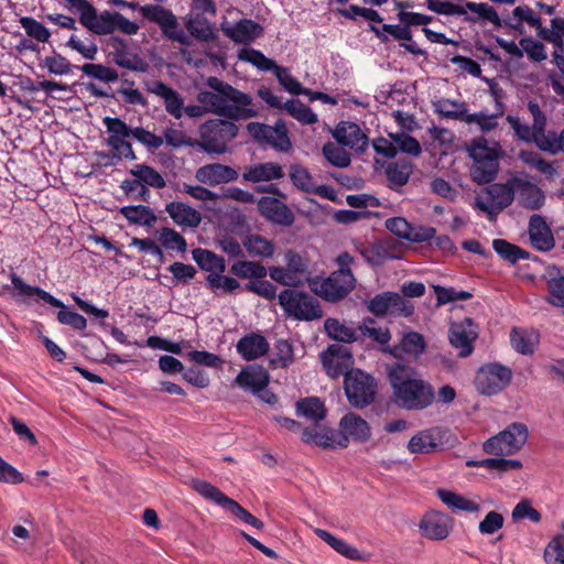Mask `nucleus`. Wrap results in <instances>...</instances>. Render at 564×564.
<instances>
[{"label":"nucleus","instance_id":"nucleus-1","mask_svg":"<svg viewBox=\"0 0 564 564\" xmlns=\"http://www.w3.org/2000/svg\"><path fill=\"white\" fill-rule=\"evenodd\" d=\"M206 85L213 90H200L197 101L206 107L207 113H215L229 120L250 119L258 116L257 110L250 108L252 98L230 84L210 76Z\"/></svg>","mask_w":564,"mask_h":564},{"label":"nucleus","instance_id":"nucleus-2","mask_svg":"<svg viewBox=\"0 0 564 564\" xmlns=\"http://www.w3.org/2000/svg\"><path fill=\"white\" fill-rule=\"evenodd\" d=\"M413 367L395 362L388 368V381L395 404L408 411L424 410L432 405L435 392L431 383L415 378Z\"/></svg>","mask_w":564,"mask_h":564},{"label":"nucleus","instance_id":"nucleus-3","mask_svg":"<svg viewBox=\"0 0 564 564\" xmlns=\"http://www.w3.org/2000/svg\"><path fill=\"white\" fill-rule=\"evenodd\" d=\"M429 10L444 15H460L467 23H476L479 20L488 21L496 28H509L522 34L524 26L518 19L517 22H512V17L501 19L497 10L486 2H473L466 1L464 6L441 0H429L425 2Z\"/></svg>","mask_w":564,"mask_h":564},{"label":"nucleus","instance_id":"nucleus-4","mask_svg":"<svg viewBox=\"0 0 564 564\" xmlns=\"http://www.w3.org/2000/svg\"><path fill=\"white\" fill-rule=\"evenodd\" d=\"M109 3L123 9L138 10L142 18L151 23L156 24L164 39L177 42L183 46H191L193 42L185 35L184 30L180 26L177 17L172 10L159 4L140 6L138 2H129L126 0H108Z\"/></svg>","mask_w":564,"mask_h":564},{"label":"nucleus","instance_id":"nucleus-5","mask_svg":"<svg viewBox=\"0 0 564 564\" xmlns=\"http://www.w3.org/2000/svg\"><path fill=\"white\" fill-rule=\"evenodd\" d=\"M11 282L19 294L22 296H37L39 300L52 305L53 307L59 308L57 312V321L62 325L69 326L76 330H84L87 327V319L75 311H70L67 306L57 297L51 293L41 289L40 286H32L26 284L18 274H10Z\"/></svg>","mask_w":564,"mask_h":564},{"label":"nucleus","instance_id":"nucleus-6","mask_svg":"<svg viewBox=\"0 0 564 564\" xmlns=\"http://www.w3.org/2000/svg\"><path fill=\"white\" fill-rule=\"evenodd\" d=\"M467 151L475 162L470 169L471 180L478 185L490 184L497 177L499 171L497 152L488 147L484 137L473 139Z\"/></svg>","mask_w":564,"mask_h":564},{"label":"nucleus","instance_id":"nucleus-7","mask_svg":"<svg viewBox=\"0 0 564 564\" xmlns=\"http://www.w3.org/2000/svg\"><path fill=\"white\" fill-rule=\"evenodd\" d=\"M339 268L326 278L318 294L328 302H338L345 299L356 285V279L350 270L354 258L348 252L340 253L336 259Z\"/></svg>","mask_w":564,"mask_h":564},{"label":"nucleus","instance_id":"nucleus-8","mask_svg":"<svg viewBox=\"0 0 564 564\" xmlns=\"http://www.w3.org/2000/svg\"><path fill=\"white\" fill-rule=\"evenodd\" d=\"M238 131V126L229 119H209L199 127V148L208 154H224L227 143L237 137Z\"/></svg>","mask_w":564,"mask_h":564},{"label":"nucleus","instance_id":"nucleus-9","mask_svg":"<svg viewBox=\"0 0 564 564\" xmlns=\"http://www.w3.org/2000/svg\"><path fill=\"white\" fill-rule=\"evenodd\" d=\"M279 304L289 317L297 321H314L323 316V310L317 299L307 292L295 289H284L278 295Z\"/></svg>","mask_w":564,"mask_h":564},{"label":"nucleus","instance_id":"nucleus-10","mask_svg":"<svg viewBox=\"0 0 564 564\" xmlns=\"http://www.w3.org/2000/svg\"><path fill=\"white\" fill-rule=\"evenodd\" d=\"M102 122L109 133V137L106 139V144L110 147L112 151H97L95 153L97 158H109L111 160L110 162H102L101 165L105 167L116 165L122 158L130 161L137 160L131 142L127 141L131 135L120 134L122 131L118 126H122L123 120L118 117H105Z\"/></svg>","mask_w":564,"mask_h":564},{"label":"nucleus","instance_id":"nucleus-11","mask_svg":"<svg viewBox=\"0 0 564 564\" xmlns=\"http://www.w3.org/2000/svg\"><path fill=\"white\" fill-rule=\"evenodd\" d=\"M192 487L205 499H208L223 507L225 510L237 517L242 522L258 530H262L264 528V523L260 519L251 514L236 500L227 497L219 488L212 485L210 482L200 479H193Z\"/></svg>","mask_w":564,"mask_h":564},{"label":"nucleus","instance_id":"nucleus-12","mask_svg":"<svg viewBox=\"0 0 564 564\" xmlns=\"http://www.w3.org/2000/svg\"><path fill=\"white\" fill-rule=\"evenodd\" d=\"M375 378L361 369H352L344 378V390L348 402L356 409L370 405L376 398Z\"/></svg>","mask_w":564,"mask_h":564},{"label":"nucleus","instance_id":"nucleus-13","mask_svg":"<svg viewBox=\"0 0 564 564\" xmlns=\"http://www.w3.org/2000/svg\"><path fill=\"white\" fill-rule=\"evenodd\" d=\"M511 379L512 371L509 367L491 362L478 369L474 383L480 394L495 395L506 389Z\"/></svg>","mask_w":564,"mask_h":564},{"label":"nucleus","instance_id":"nucleus-14","mask_svg":"<svg viewBox=\"0 0 564 564\" xmlns=\"http://www.w3.org/2000/svg\"><path fill=\"white\" fill-rule=\"evenodd\" d=\"M319 360L326 375L332 379H338L341 376L345 378L346 373L355 369L351 349L340 344L328 345L319 354Z\"/></svg>","mask_w":564,"mask_h":564},{"label":"nucleus","instance_id":"nucleus-15","mask_svg":"<svg viewBox=\"0 0 564 564\" xmlns=\"http://www.w3.org/2000/svg\"><path fill=\"white\" fill-rule=\"evenodd\" d=\"M400 22L401 24L383 23L381 29L373 24H369V31L372 32L381 43L389 42V36L387 35L389 34L397 41H403L400 42V46L403 47L406 52L415 56L426 57V51L419 47L417 44L413 41L411 25L406 21Z\"/></svg>","mask_w":564,"mask_h":564},{"label":"nucleus","instance_id":"nucleus-16","mask_svg":"<svg viewBox=\"0 0 564 564\" xmlns=\"http://www.w3.org/2000/svg\"><path fill=\"white\" fill-rule=\"evenodd\" d=\"M513 178L507 183H490L486 187V193L490 198L491 206L488 204L477 200L476 207L488 215L489 220H495L497 215L509 207L514 199V189L511 185Z\"/></svg>","mask_w":564,"mask_h":564},{"label":"nucleus","instance_id":"nucleus-17","mask_svg":"<svg viewBox=\"0 0 564 564\" xmlns=\"http://www.w3.org/2000/svg\"><path fill=\"white\" fill-rule=\"evenodd\" d=\"M302 441L305 444H314L324 449L347 448L349 441L339 429L316 425L314 427H303Z\"/></svg>","mask_w":564,"mask_h":564},{"label":"nucleus","instance_id":"nucleus-18","mask_svg":"<svg viewBox=\"0 0 564 564\" xmlns=\"http://www.w3.org/2000/svg\"><path fill=\"white\" fill-rule=\"evenodd\" d=\"M257 205L259 214L272 225L291 227L295 221L292 209L274 196H262Z\"/></svg>","mask_w":564,"mask_h":564},{"label":"nucleus","instance_id":"nucleus-19","mask_svg":"<svg viewBox=\"0 0 564 564\" xmlns=\"http://www.w3.org/2000/svg\"><path fill=\"white\" fill-rule=\"evenodd\" d=\"M477 326L473 318L465 317L459 323H453L448 329V340L451 345L459 349V357H468L474 350L473 343L477 339Z\"/></svg>","mask_w":564,"mask_h":564},{"label":"nucleus","instance_id":"nucleus-20","mask_svg":"<svg viewBox=\"0 0 564 564\" xmlns=\"http://www.w3.org/2000/svg\"><path fill=\"white\" fill-rule=\"evenodd\" d=\"M219 29L226 37L241 44L254 42L264 32L263 26L251 19H240L234 25L229 21L224 20Z\"/></svg>","mask_w":564,"mask_h":564},{"label":"nucleus","instance_id":"nucleus-21","mask_svg":"<svg viewBox=\"0 0 564 564\" xmlns=\"http://www.w3.org/2000/svg\"><path fill=\"white\" fill-rule=\"evenodd\" d=\"M332 135L338 144L348 147L357 153H364L369 145L368 135L351 121H340L332 131Z\"/></svg>","mask_w":564,"mask_h":564},{"label":"nucleus","instance_id":"nucleus-22","mask_svg":"<svg viewBox=\"0 0 564 564\" xmlns=\"http://www.w3.org/2000/svg\"><path fill=\"white\" fill-rule=\"evenodd\" d=\"M453 519L440 511H429L420 522L422 535L430 540L441 541L448 536L452 530Z\"/></svg>","mask_w":564,"mask_h":564},{"label":"nucleus","instance_id":"nucleus-23","mask_svg":"<svg viewBox=\"0 0 564 564\" xmlns=\"http://www.w3.org/2000/svg\"><path fill=\"white\" fill-rule=\"evenodd\" d=\"M183 22L186 31L188 32L191 42V37L202 43L215 42L218 40L217 30L205 15L189 13L183 18ZM185 35L187 36L186 33Z\"/></svg>","mask_w":564,"mask_h":564},{"label":"nucleus","instance_id":"nucleus-24","mask_svg":"<svg viewBox=\"0 0 564 564\" xmlns=\"http://www.w3.org/2000/svg\"><path fill=\"white\" fill-rule=\"evenodd\" d=\"M238 172L221 163H210L200 166L196 173L195 178L203 184L215 186L221 183L234 182L238 178Z\"/></svg>","mask_w":564,"mask_h":564},{"label":"nucleus","instance_id":"nucleus-25","mask_svg":"<svg viewBox=\"0 0 564 564\" xmlns=\"http://www.w3.org/2000/svg\"><path fill=\"white\" fill-rule=\"evenodd\" d=\"M529 238L533 248L539 251H550L554 248L555 240L551 228L543 216L533 214L529 220Z\"/></svg>","mask_w":564,"mask_h":564},{"label":"nucleus","instance_id":"nucleus-26","mask_svg":"<svg viewBox=\"0 0 564 564\" xmlns=\"http://www.w3.org/2000/svg\"><path fill=\"white\" fill-rule=\"evenodd\" d=\"M236 348L243 360L251 361L265 356L270 350V344L260 333L251 332L238 340Z\"/></svg>","mask_w":564,"mask_h":564},{"label":"nucleus","instance_id":"nucleus-27","mask_svg":"<svg viewBox=\"0 0 564 564\" xmlns=\"http://www.w3.org/2000/svg\"><path fill=\"white\" fill-rule=\"evenodd\" d=\"M339 432L349 441L365 443L371 437V429L360 415L348 412L339 421Z\"/></svg>","mask_w":564,"mask_h":564},{"label":"nucleus","instance_id":"nucleus-28","mask_svg":"<svg viewBox=\"0 0 564 564\" xmlns=\"http://www.w3.org/2000/svg\"><path fill=\"white\" fill-rule=\"evenodd\" d=\"M268 371L259 365L249 366L242 369L235 379V382L245 390L252 393L262 392L269 384Z\"/></svg>","mask_w":564,"mask_h":564},{"label":"nucleus","instance_id":"nucleus-29","mask_svg":"<svg viewBox=\"0 0 564 564\" xmlns=\"http://www.w3.org/2000/svg\"><path fill=\"white\" fill-rule=\"evenodd\" d=\"M426 348V341L422 334L410 330L405 333L399 345L387 347L383 350L391 354L394 358H402L403 354L412 355L415 358L420 357Z\"/></svg>","mask_w":564,"mask_h":564},{"label":"nucleus","instance_id":"nucleus-30","mask_svg":"<svg viewBox=\"0 0 564 564\" xmlns=\"http://www.w3.org/2000/svg\"><path fill=\"white\" fill-rule=\"evenodd\" d=\"M509 455L518 453L527 443L529 431L524 423L513 422L498 433Z\"/></svg>","mask_w":564,"mask_h":564},{"label":"nucleus","instance_id":"nucleus-31","mask_svg":"<svg viewBox=\"0 0 564 564\" xmlns=\"http://www.w3.org/2000/svg\"><path fill=\"white\" fill-rule=\"evenodd\" d=\"M284 177V171L279 163L265 162L251 165L242 173L246 182L260 183L270 182Z\"/></svg>","mask_w":564,"mask_h":564},{"label":"nucleus","instance_id":"nucleus-32","mask_svg":"<svg viewBox=\"0 0 564 564\" xmlns=\"http://www.w3.org/2000/svg\"><path fill=\"white\" fill-rule=\"evenodd\" d=\"M165 210L178 226L197 228L202 221V215L189 205L180 202H171L165 205Z\"/></svg>","mask_w":564,"mask_h":564},{"label":"nucleus","instance_id":"nucleus-33","mask_svg":"<svg viewBox=\"0 0 564 564\" xmlns=\"http://www.w3.org/2000/svg\"><path fill=\"white\" fill-rule=\"evenodd\" d=\"M443 115L449 117L452 120H460L466 123L476 122L482 132H489L498 126L496 119L502 116V109L494 115H487L482 111L468 113L467 108H463L459 111H445Z\"/></svg>","mask_w":564,"mask_h":564},{"label":"nucleus","instance_id":"nucleus-34","mask_svg":"<svg viewBox=\"0 0 564 564\" xmlns=\"http://www.w3.org/2000/svg\"><path fill=\"white\" fill-rule=\"evenodd\" d=\"M513 183L520 191V202L524 208L536 210L544 205L545 195L538 185L520 178H513Z\"/></svg>","mask_w":564,"mask_h":564},{"label":"nucleus","instance_id":"nucleus-35","mask_svg":"<svg viewBox=\"0 0 564 564\" xmlns=\"http://www.w3.org/2000/svg\"><path fill=\"white\" fill-rule=\"evenodd\" d=\"M413 169V163L406 158L388 163L384 173L389 181V187L395 189V187L404 186L409 182Z\"/></svg>","mask_w":564,"mask_h":564},{"label":"nucleus","instance_id":"nucleus-36","mask_svg":"<svg viewBox=\"0 0 564 564\" xmlns=\"http://www.w3.org/2000/svg\"><path fill=\"white\" fill-rule=\"evenodd\" d=\"M295 412L297 416H303L315 423V426L324 421L327 414L325 404L318 397L300 399L295 404Z\"/></svg>","mask_w":564,"mask_h":564},{"label":"nucleus","instance_id":"nucleus-37","mask_svg":"<svg viewBox=\"0 0 564 564\" xmlns=\"http://www.w3.org/2000/svg\"><path fill=\"white\" fill-rule=\"evenodd\" d=\"M192 258L200 270L209 272V274L224 273L226 270L225 258L208 249H193Z\"/></svg>","mask_w":564,"mask_h":564},{"label":"nucleus","instance_id":"nucleus-38","mask_svg":"<svg viewBox=\"0 0 564 564\" xmlns=\"http://www.w3.org/2000/svg\"><path fill=\"white\" fill-rule=\"evenodd\" d=\"M118 12L102 11L98 14L97 9L83 26L96 35H107L116 31V18Z\"/></svg>","mask_w":564,"mask_h":564},{"label":"nucleus","instance_id":"nucleus-39","mask_svg":"<svg viewBox=\"0 0 564 564\" xmlns=\"http://www.w3.org/2000/svg\"><path fill=\"white\" fill-rule=\"evenodd\" d=\"M119 213L133 225L152 227L156 221L154 210L147 205H127L119 209Z\"/></svg>","mask_w":564,"mask_h":564},{"label":"nucleus","instance_id":"nucleus-40","mask_svg":"<svg viewBox=\"0 0 564 564\" xmlns=\"http://www.w3.org/2000/svg\"><path fill=\"white\" fill-rule=\"evenodd\" d=\"M242 246L251 257L271 258L275 252L273 241L259 234H249L242 239Z\"/></svg>","mask_w":564,"mask_h":564},{"label":"nucleus","instance_id":"nucleus-41","mask_svg":"<svg viewBox=\"0 0 564 564\" xmlns=\"http://www.w3.org/2000/svg\"><path fill=\"white\" fill-rule=\"evenodd\" d=\"M324 328L329 338L343 344H351L359 339V332L357 328L348 327L341 324L337 318H327L324 323Z\"/></svg>","mask_w":564,"mask_h":564},{"label":"nucleus","instance_id":"nucleus-42","mask_svg":"<svg viewBox=\"0 0 564 564\" xmlns=\"http://www.w3.org/2000/svg\"><path fill=\"white\" fill-rule=\"evenodd\" d=\"M539 335L523 328L513 327L510 332L512 348L521 355H532L538 345Z\"/></svg>","mask_w":564,"mask_h":564},{"label":"nucleus","instance_id":"nucleus-43","mask_svg":"<svg viewBox=\"0 0 564 564\" xmlns=\"http://www.w3.org/2000/svg\"><path fill=\"white\" fill-rule=\"evenodd\" d=\"M435 432L436 430L434 429L420 431L410 438L408 449L414 454L433 453L438 446Z\"/></svg>","mask_w":564,"mask_h":564},{"label":"nucleus","instance_id":"nucleus-44","mask_svg":"<svg viewBox=\"0 0 564 564\" xmlns=\"http://www.w3.org/2000/svg\"><path fill=\"white\" fill-rule=\"evenodd\" d=\"M492 248L502 260L510 264H516L519 260L530 259V253L527 250L505 239H495Z\"/></svg>","mask_w":564,"mask_h":564},{"label":"nucleus","instance_id":"nucleus-45","mask_svg":"<svg viewBox=\"0 0 564 564\" xmlns=\"http://www.w3.org/2000/svg\"><path fill=\"white\" fill-rule=\"evenodd\" d=\"M315 534L340 555L349 560H364V556L356 547L346 543L344 540L336 538L330 532L324 529H315Z\"/></svg>","mask_w":564,"mask_h":564},{"label":"nucleus","instance_id":"nucleus-46","mask_svg":"<svg viewBox=\"0 0 564 564\" xmlns=\"http://www.w3.org/2000/svg\"><path fill=\"white\" fill-rule=\"evenodd\" d=\"M122 131L120 134L132 135L133 139L142 143L149 149H159L163 144V138L154 134L143 127H130L124 121L119 126Z\"/></svg>","mask_w":564,"mask_h":564},{"label":"nucleus","instance_id":"nucleus-47","mask_svg":"<svg viewBox=\"0 0 564 564\" xmlns=\"http://www.w3.org/2000/svg\"><path fill=\"white\" fill-rule=\"evenodd\" d=\"M283 109L302 124H314L318 121L317 115L300 99H290L283 104Z\"/></svg>","mask_w":564,"mask_h":564},{"label":"nucleus","instance_id":"nucleus-48","mask_svg":"<svg viewBox=\"0 0 564 564\" xmlns=\"http://www.w3.org/2000/svg\"><path fill=\"white\" fill-rule=\"evenodd\" d=\"M130 174L134 177H139L141 184L145 186L161 189L166 185L164 177L155 169L143 163L134 165V167L130 170Z\"/></svg>","mask_w":564,"mask_h":564},{"label":"nucleus","instance_id":"nucleus-49","mask_svg":"<svg viewBox=\"0 0 564 564\" xmlns=\"http://www.w3.org/2000/svg\"><path fill=\"white\" fill-rule=\"evenodd\" d=\"M519 159L527 165L535 167L539 172L544 174L547 178H554L557 171L553 164L544 160L538 152L521 150Z\"/></svg>","mask_w":564,"mask_h":564},{"label":"nucleus","instance_id":"nucleus-50","mask_svg":"<svg viewBox=\"0 0 564 564\" xmlns=\"http://www.w3.org/2000/svg\"><path fill=\"white\" fill-rule=\"evenodd\" d=\"M271 147L281 152H289L292 142L289 138V131L283 119H279L274 126H270Z\"/></svg>","mask_w":564,"mask_h":564},{"label":"nucleus","instance_id":"nucleus-51","mask_svg":"<svg viewBox=\"0 0 564 564\" xmlns=\"http://www.w3.org/2000/svg\"><path fill=\"white\" fill-rule=\"evenodd\" d=\"M274 348L276 350V358L269 360L270 368H286L294 361L293 345L288 339H278Z\"/></svg>","mask_w":564,"mask_h":564},{"label":"nucleus","instance_id":"nucleus-52","mask_svg":"<svg viewBox=\"0 0 564 564\" xmlns=\"http://www.w3.org/2000/svg\"><path fill=\"white\" fill-rule=\"evenodd\" d=\"M238 58L252 64L262 72H271L272 68H275V62L256 48H241Z\"/></svg>","mask_w":564,"mask_h":564},{"label":"nucleus","instance_id":"nucleus-53","mask_svg":"<svg viewBox=\"0 0 564 564\" xmlns=\"http://www.w3.org/2000/svg\"><path fill=\"white\" fill-rule=\"evenodd\" d=\"M324 158L333 166L345 169L351 163L350 154L343 148L335 145L332 142H327L322 149Z\"/></svg>","mask_w":564,"mask_h":564},{"label":"nucleus","instance_id":"nucleus-54","mask_svg":"<svg viewBox=\"0 0 564 564\" xmlns=\"http://www.w3.org/2000/svg\"><path fill=\"white\" fill-rule=\"evenodd\" d=\"M79 68L85 75L104 83H113L119 78L118 72L115 68L102 64L87 63Z\"/></svg>","mask_w":564,"mask_h":564},{"label":"nucleus","instance_id":"nucleus-55","mask_svg":"<svg viewBox=\"0 0 564 564\" xmlns=\"http://www.w3.org/2000/svg\"><path fill=\"white\" fill-rule=\"evenodd\" d=\"M21 87L23 90L29 93H36L39 90H44L47 96H52L54 90H63L69 91L70 87L66 84L57 83L54 80L43 79L40 82H34L33 79L26 77L21 82Z\"/></svg>","mask_w":564,"mask_h":564},{"label":"nucleus","instance_id":"nucleus-56","mask_svg":"<svg viewBox=\"0 0 564 564\" xmlns=\"http://www.w3.org/2000/svg\"><path fill=\"white\" fill-rule=\"evenodd\" d=\"M40 66L46 67L50 74L57 76L66 75L73 68L70 62L65 56L55 51H53L52 56H46L40 63Z\"/></svg>","mask_w":564,"mask_h":564},{"label":"nucleus","instance_id":"nucleus-57","mask_svg":"<svg viewBox=\"0 0 564 564\" xmlns=\"http://www.w3.org/2000/svg\"><path fill=\"white\" fill-rule=\"evenodd\" d=\"M290 180L292 184L300 191L304 193H311L313 185H312V174L310 171L301 165V164H292L290 166Z\"/></svg>","mask_w":564,"mask_h":564},{"label":"nucleus","instance_id":"nucleus-58","mask_svg":"<svg viewBox=\"0 0 564 564\" xmlns=\"http://www.w3.org/2000/svg\"><path fill=\"white\" fill-rule=\"evenodd\" d=\"M159 240L161 245L167 250H177L178 252H185L187 242L185 238L176 230L164 227L160 231Z\"/></svg>","mask_w":564,"mask_h":564},{"label":"nucleus","instance_id":"nucleus-59","mask_svg":"<svg viewBox=\"0 0 564 564\" xmlns=\"http://www.w3.org/2000/svg\"><path fill=\"white\" fill-rule=\"evenodd\" d=\"M20 23L25 30L28 36L36 40L37 42H48L51 36L50 30L34 18L23 17L20 19Z\"/></svg>","mask_w":564,"mask_h":564},{"label":"nucleus","instance_id":"nucleus-60","mask_svg":"<svg viewBox=\"0 0 564 564\" xmlns=\"http://www.w3.org/2000/svg\"><path fill=\"white\" fill-rule=\"evenodd\" d=\"M206 285L213 291L221 289L225 293H232L240 288V283L235 278L224 275L223 273L208 274Z\"/></svg>","mask_w":564,"mask_h":564},{"label":"nucleus","instance_id":"nucleus-61","mask_svg":"<svg viewBox=\"0 0 564 564\" xmlns=\"http://www.w3.org/2000/svg\"><path fill=\"white\" fill-rule=\"evenodd\" d=\"M546 564H564V535H555L544 549L543 554Z\"/></svg>","mask_w":564,"mask_h":564},{"label":"nucleus","instance_id":"nucleus-62","mask_svg":"<svg viewBox=\"0 0 564 564\" xmlns=\"http://www.w3.org/2000/svg\"><path fill=\"white\" fill-rule=\"evenodd\" d=\"M519 44L531 61L541 63L547 58L546 48L543 42L534 40L531 36H527L522 37Z\"/></svg>","mask_w":564,"mask_h":564},{"label":"nucleus","instance_id":"nucleus-63","mask_svg":"<svg viewBox=\"0 0 564 564\" xmlns=\"http://www.w3.org/2000/svg\"><path fill=\"white\" fill-rule=\"evenodd\" d=\"M434 292L436 294L437 306L458 300L466 301L473 297V294L468 291H457L454 288H445L442 285H435Z\"/></svg>","mask_w":564,"mask_h":564},{"label":"nucleus","instance_id":"nucleus-64","mask_svg":"<svg viewBox=\"0 0 564 564\" xmlns=\"http://www.w3.org/2000/svg\"><path fill=\"white\" fill-rule=\"evenodd\" d=\"M546 285L550 293L547 302L554 306L564 307V275L557 271V275L551 276Z\"/></svg>","mask_w":564,"mask_h":564}]
</instances>
